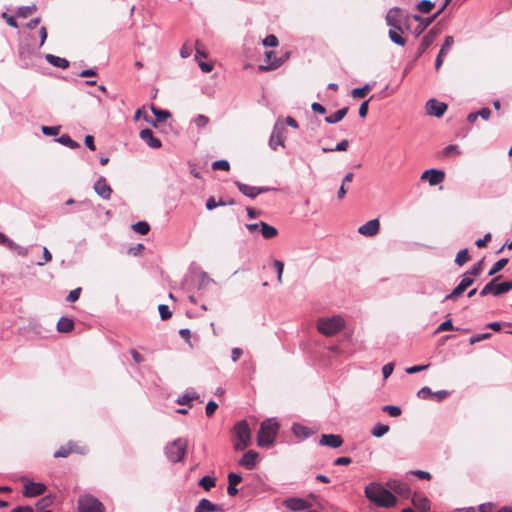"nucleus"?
<instances>
[{"mask_svg":"<svg viewBox=\"0 0 512 512\" xmlns=\"http://www.w3.org/2000/svg\"><path fill=\"white\" fill-rule=\"evenodd\" d=\"M365 497L377 507L392 508L397 504L396 496L378 482H371L365 486Z\"/></svg>","mask_w":512,"mask_h":512,"instance_id":"f257e3e1","label":"nucleus"},{"mask_svg":"<svg viewBox=\"0 0 512 512\" xmlns=\"http://www.w3.org/2000/svg\"><path fill=\"white\" fill-rule=\"evenodd\" d=\"M279 430V423L275 418H269L261 423L257 434V445L269 448L273 445Z\"/></svg>","mask_w":512,"mask_h":512,"instance_id":"f03ea898","label":"nucleus"},{"mask_svg":"<svg viewBox=\"0 0 512 512\" xmlns=\"http://www.w3.org/2000/svg\"><path fill=\"white\" fill-rule=\"evenodd\" d=\"M344 320L340 316L320 318L317 322V329L325 336H333L344 328Z\"/></svg>","mask_w":512,"mask_h":512,"instance_id":"7ed1b4c3","label":"nucleus"},{"mask_svg":"<svg viewBox=\"0 0 512 512\" xmlns=\"http://www.w3.org/2000/svg\"><path fill=\"white\" fill-rule=\"evenodd\" d=\"M234 433L237 438L234 443L235 450L242 451L250 445L251 430L246 420H241L234 426Z\"/></svg>","mask_w":512,"mask_h":512,"instance_id":"20e7f679","label":"nucleus"},{"mask_svg":"<svg viewBox=\"0 0 512 512\" xmlns=\"http://www.w3.org/2000/svg\"><path fill=\"white\" fill-rule=\"evenodd\" d=\"M187 440L178 438L165 447V455L173 463L181 462L186 454Z\"/></svg>","mask_w":512,"mask_h":512,"instance_id":"39448f33","label":"nucleus"},{"mask_svg":"<svg viewBox=\"0 0 512 512\" xmlns=\"http://www.w3.org/2000/svg\"><path fill=\"white\" fill-rule=\"evenodd\" d=\"M79 512H104L103 504L91 495H83L78 499Z\"/></svg>","mask_w":512,"mask_h":512,"instance_id":"423d86ee","label":"nucleus"},{"mask_svg":"<svg viewBox=\"0 0 512 512\" xmlns=\"http://www.w3.org/2000/svg\"><path fill=\"white\" fill-rule=\"evenodd\" d=\"M286 128L282 123L276 122L269 138V147L276 151L279 146L284 147Z\"/></svg>","mask_w":512,"mask_h":512,"instance_id":"0eeeda50","label":"nucleus"},{"mask_svg":"<svg viewBox=\"0 0 512 512\" xmlns=\"http://www.w3.org/2000/svg\"><path fill=\"white\" fill-rule=\"evenodd\" d=\"M387 489L390 490L392 493L403 497V498H409L410 497V488L409 485L406 482H403L399 479H388L386 482Z\"/></svg>","mask_w":512,"mask_h":512,"instance_id":"6e6552de","label":"nucleus"},{"mask_svg":"<svg viewBox=\"0 0 512 512\" xmlns=\"http://www.w3.org/2000/svg\"><path fill=\"white\" fill-rule=\"evenodd\" d=\"M46 489L47 487L44 483L27 481V483L24 485L22 493L24 497L31 498L42 495L46 491Z\"/></svg>","mask_w":512,"mask_h":512,"instance_id":"1a4fd4ad","label":"nucleus"},{"mask_svg":"<svg viewBox=\"0 0 512 512\" xmlns=\"http://www.w3.org/2000/svg\"><path fill=\"white\" fill-rule=\"evenodd\" d=\"M236 186L238 187L239 191L249 197V198H255L257 197L259 194L261 193H264V192H267L269 190V187H255V186H250V185H247V184H244L240 181H236L235 182Z\"/></svg>","mask_w":512,"mask_h":512,"instance_id":"9d476101","label":"nucleus"},{"mask_svg":"<svg viewBox=\"0 0 512 512\" xmlns=\"http://www.w3.org/2000/svg\"><path fill=\"white\" fill-rule=\"evenodd\" d=\"M447 110V105L443 102H440L436 99H429L426 102V112L428 115L441 117Z\"/></svg>","mask_w":512,"mask_h":512,"instance_id":"9b49d317","label":"nucleus"},{"mask_svg":"<svg viewBox=\"0 0 512 512\" xmlns=\"http://www.w3.org/2000/svg\"><path fill=\"white\" fill-rule=\"evenodd\" d=\"M401 11L398 7L391 8L386 15V23L390 26V29H397L402 32L401 26Z\"/></svg>","mask_w":512,"mask_h":512,"instance_id":"f8f14e48","label":"nucleus"},{"mask_svg":"<svg viewBox=\"0 0 512 512\" xmlns=\"http://www.w3.org/2000/svg\"><path fill=\"white\" fill-rule=\"evenodd\" d=\"M0 245L6 246L8 249L15 251L19 256L22 257H25L28 254V248L18 245L2 232H0Z\"/></svg>","mask_w":512,"mask_h":512,"instance_id":"ddd939ff","label":"nucleus"},{"mask_svg":"<svg viewBox=\"0 0 512 512\" xmlns=\"http://www.w3.org/2000/svg\"><path fill=\"white\" fill-rule=\"evenodd\" d=\"M283 505L292 511H303L310 508L311 504L302 498L291 497L284 500Z\"/></svg>","mask_w":512,"mask_h":512,"instance_id":"4468645a","label":"nucleus"},{"mask_svg":"<svg viewBox=\"0 0 512 512\" xmlns=\"http://www.w3.org/2000/svg\"><path fill=\"white\" fill-rule=\"evenodd\" d=\"M94 191L97 193L98 196H100L104 200H108L111 197L112 189L110 185H108L106 179L104 177H100L95 183H94Z\"/></svg>","mask_w":512,"mask_h":512,"instance_id":"2eb2a0df","label":"nucleus"},{"mask_svg":"<svg viewBox=\"0 0 512 512\" xmlns=\"http://www.w3.org/2000/svg\"><path fill=\"white\" fill-rule=\"evenodd\" d=\"M380 230V223L378 219H372L358 228V232L367 237H372L378 234Z\"/></svg>","mask_w":512,"mask_h":512,"instance_id":"dca6fc26","label":"nucleus"},{"mask_svg":"<svg viewBox=\"0 0 512 512\" xmlns=\"http://www.w3.org/2000/svg\"><path fill=\"white\" fill-rule=\"evenodd\" d=\"M259 454L254 450H249L243 454L239 460V465L242 467L252 470L257 465Z\"/></svg>","mask_w":512,"mask_h":512,"instance_id":"f3484780","label":"nucleus"},{"mask_svg":"<svg viewBox=\"0 0 512 512\" xmlns=\"http://www.w3.org/2000/svg\"><path fill=\"white\" fill-rule=\"evenodd\" d=\"M421 178L428 179L429 184L431 186H435L440 184L444 180L445 173L442 170L429 169L423 172Z\"/></svg>","mask_w":512,"mask_h":512,"instance_id":"a211bd4d","label":"nucleus"},{"mask_svg":"<svg viewBox=\"0 0 512 512\" xmlns=\"http://www.w3.org/2000/svg\"><path fill=\"white\" fill-rule=\"evenodd\" d=\"M139 137L151 148L158 149L162 146L160 139L155 137L149 128L141 130Z\"/></svg>","mask_w":512,"mask_h":512,"instance_id":"6ab92c4d","label":"nucleus"},{"mask_svg":"<svg viewBox=\"0 0 512 512\" xmlns=\"http://www.w3.org/2000/svg\"><path fill=\"white\" fill-rule=\"evenodd\" d=\"M319 444L330 448H338L343 444V438L337 434H322Z\"/></svg>","mask_w":512,"mask_h":512,"instance_id":"aec40b11","label":"nucleus"},{"mask_svg":"<svg viewBox=\"0 0 512 512\" xmlns=\"http://www.w3.org/2000/svg\"><path fill=\"white\" fill-rule=\"evenodd\" d=\"M453 43H454V38L452 36L445 37L444 43L442 44L441 49L435 59L436 70H438L441 67V65L443 63V57H444V55H446L448 53V51L450 50Z\"/></svg>","mask_w":512,"mask_h":512,"instance_id":"412c9836","label":"nucleus"},{"mask_svg":"<svg viewBox=\"0 0 512 512\" xmlns=\"http://www.w3.org/2000/svg\"><path fill=\"white\" fill-rule=\"evenodd\" d=\"M194 512H223V508L222 506L214 504L210 500L203 498L195 507Z\"/></svg>","mask_w":512,"mask_h":512,"instance_id":"4be33fe9","label":"nucleus"},{"mask_svg":"<svg viewBox=\"0 0 512 512\" xmlns=\"http://www.w3.org/2000/svg\"><path fill=\"white\" fill-rule=\"evenodd\" d=\"M436 37V32L434 29H431L421 40V43L418 47L416 57H420L433 43Z\"/></svg>","mask_w":512,"mask_h":512,"instance_id":"5701e85b","label":"nucleus"},{"mask_svg":"<svg viewBox=\"0 0 512 512\" xmlns=\"http://www.w3.org/2000/svg\"><path fill=\"white\" fill-rule=\"evenodd\" d=\"M291 431L298 439H307L313 434V431L310 428L300 423H293Z\"/></svg>","mask_w":512,"mask_h":512,"instance_id":"b1692460","label":"nucleus"},{"mask_svg":"<svg viewBox=\"0 0 512 512\" xmlns=\"http://www.w3.org/2000/svg\"><path fill=\"white\" fill-rule=\"evenodd\" d=\"M412 503L416 508L422 511L430 510V501L422 494L415 493L412 497Z\"/></svg>","mask_w":512,"mask_h":512,"instance_id":"393cba45","label":"nucleus"},{"mask_svg":"<svg viewBox=\"0 0 512 512\" xmlns=\"http://www.w3.org/2000/svg\"><path fill=\"white\" fill-rule=\"evenodd\" d=\"M45 59L49 64H51L55 67H58L61 69H66L69 67V61L65 58L55 56L53 54H46Z\"/></svg>","mask_w":512,"mask_h":512,"instance_id":"a878e982","label":"nucleus"},{"mask_svg":"<svg viewBox=\"0 0 512 512\" xmlns=\"http://www.w3.org/2000/svg\"><path fill=\"white\" fill-rule=\"evenodd\" d=\"M348 113V107H343L334 113L325 117V122L328 124H335L340 122Z\"/></svg>","mask_w":512,"mask_h":512,"instance_id":"bb28decb","label":"nucleus"},{"mask_svg":"<svg viewBox=\"0 0 512 512\" xmlns=\"http://www.w3.org/2000/svg\"><path fill=\"white\" fill-rule=\"evenodd\" d=\"M198 398L199 394L195 392L193 389H190L187 390L182 396L178 397L176 403L179 405H189V407H191L192 405L190 404V402Z\"/></svg>","mask_w":512,"mask_h":512,"instance_id":"cd10ccee","label":"nucleus"},{"mask_svg":"<svg viewBox=\"0 0 512 512\" xmlns=\"http://www.w3.org/2000/svg\"><path fill=\"white\" fill-rule=\"evenodd\" d=\"M260 231L265 239H272L278 235V230L264 221H260Z\"/></svg>","mask_w":512,"mask_h":512,"instance_id":"c85d7f7f","label":"nucleus"},{"mask_svg":"<svg viewBox=\"0 0 512 512\" xmlns=\"http://www.w3.org/2000/svg\"><path fill=\"white\" fill-rule=\"evenodd\" d=\"M412 18L419 22V26L415 30L416 36H419L434 21L431 16L428 18H423L418 14H414Z\"/></svg>","mask_w":512,"mask_h":512,"instance_id":"c756f323","label":"nucleus"},{"mask_svg":"<svg viewBox=\"0 0 512 512\" xmlns=\"http://www.w3.org/2000/svg\"><path fill=\"white\" fill-rule=\"evenodd\" d=\"M211 284H215L214 280L206 272H200L197 284L198 291L204 292Z\"/></svg>","mask_w":512,"mask_h":512,"instance_id":"7c9ffc66","label":"nucleus"},{"mask_svg":"<svg viewBox=\"0 0 512 512\" xmlns=\"http://www.w3.org/2000/svg\"><path fill=\"white\" fill-rule=\"evenodd\" d=\"M74 328V322L72 319L67 317H61L57 323V330L60 333L71 332Z\"/></svg>","mask_w":512,"mask_h":512,"instance_id":"2f4dec72","label":"nucleus"},{"mask_svg":"<svg viewBox=\"0 0 512 512\" xmlns=\"http://www.w3.org/2000/svg\"><path fill=\"white\" fill-rule=\"evenodd\" d=\"M53 499H54V497L52 495H47V496H44L41 499H39L35 504L37 511L38 512H47L48 510H46V508H48L49 506L52 505Z\"/></svg>","mask_w":512,"mask_h":512,"instance_id":"473e14b6","label":"nucleus"},{"mask_svg":"<svg viewBox=\"0 0 512 512\" xmlns=\"http://www.w3.org/2000/svg\"><path fill=\"white\" fill-rule=\"evenodd\" d=\"M56 141L64 146L69 147L70 149H76L80 147V144L71 139V137L67 134L61 135L56 139Z\"/></svg>","mask_w":512,"mask_h":512,"instance_id":"72a5a7b5","label":"nucleus"},{"mask_svg":"<svg viewBox=\"0 0 512 512\" xmlns=\"http://www.w3.org/2000/svg\"><path fill=\"white\" fill-rule=\"evenodd\" d=\"M502 276H496L490 282H488L480 291L481 296H486L488 294H492L495 296V282H497Z\"/></svg>","mask_w":512,"mask_h":512,"instance_id":"f704fd0d","label":"nucleus"},{"mask_svg":"<svg viewBox=\"0 0 512 512\" xmlns=\"http://www.w3.org/2000/svg\"><path fill=\"white\" fill-rule=\"evenodd\" d=\"M510 290H512V280H508L499 284L495 282V296H500Z\"/></svg>","mask_w":512,"mask_h":512,"instance_id":"c9c22d12","label":"nucleus"},{"mask_svg":"<svg viewBox=\"0 0 512 512\" xmlns=\"http://www.w3.org/2000/svg\"><path fill=\"white\" fill-rule=\"evenodd\" d=\"M151 111L158 122H165L171 116L168 110L158 109L154 105L151 106Z\"/></svg>","mask_w":512,"mask_h":512,"instance_id":"e433bc0d","label":"nucleus"},{"mask_svg":"<svg viewBox=\"0 0 512 512\" xmlns=\"http://www.w3.org/2000/svg\"><path fill=\"white\" fill-rule=\"evenodd\" d=\"M389 426L382 423H377L371 430V434L376 437L380 438L384 436L389 431Z\"/></svg>","mask_w":512,"mask_h":512,"instance_id":"4c0bfd02","label":"nucleus"},{"mask_svg":"<svg viewBox=\"0 0 512 512\" xmlns=\"http://www.w3.org/2000/svg\"><path fill=\"white\" fill-rule=\"evenodd\" d=\"M283 63H284V59L274 57V59L272 61H270L267 65H260L259 69L261 71L274 70V69H277L278 67H280Z\"/></svg>","mask_w":512,"mask_h":512,"instance_id":"58836bf2","label":"nucleus"},{"mask_svg":"<svg viewBox=\"0 0 512 512\" xmlns=\"http://www.w3.org/2000/svg\"><path fill=\"white\" fill-rule=\"evenodd\" d=\"M199 485L206 491H209L216 485V478L206 475L200 479Z\"/></svg>","mask_w":512,"mask_h":512,"instance_id":"ea45409f","label":"nucleus"},{"mask_svg":"<svg viewBox=\"0 0 512 512\" xmlns=\"http://www.w3.org/2000/svg\"><path fill=\"white\" fill-rule=\"evenodd\" d=\"M508 263V259L507 258H501L499 259L497 262H495L493 264V266L490 268L489 272H488V275L489 276H493L495 275L496 273H498L499 271H501Z\"/></svg>","mask_w":512,"mask_h":512,"instance_id":"a19ab883","label":"nucleus"},{"mask_svg":"<svg viewBox=\"0 0 512 512\" xmlns=\"http://www.w3.org/2000/svg\"><path fill=\"white\" fill-rule=\"evenodd\" d=\"M389 38L390 40L399 45V46H404L405 43H406V40L404 37H402L399 33H398V30L397 29H390L389 30Z\"/></svg>","mask_w":512,"mask_h":512,"instance_id":"79ce46f5","label":"nucleus"},{"mask_svg":"<svg viewBox=\"0 0 512 512\" xmlns=\"http://www.w3.org/2000/svg\"><path fill=\"white\" fill-rule=\"evenodd\" d=\"M348 146H349L348 140L344 139V140L340 141L339 143H337L334 148L323 147L322 152L329 153V152H334V151H346L348 149Z\"/></svg>","mask_w":512,"mask_h":512,"instance_id":"37998d69","label":"nucleus"},{"mask_svg":"<svg viewBox=\"0 0 512 512\" xmlns=\"http://www.w3.org/2000/svg\"><path fill=\"white\" fill-rule=\"evenodd\" d=\"M132 229L136 233H139L141 235H146L150 230V226L146 221H139L132 226Z\"/></svg>","mask_w":512,"mask_h":512,"instance_id":"c03bdc74","label":"nucleus"},{"mask_svg":"<svg viewBox=\"0 0 512 512\" xmlns=\"http://www.w3.org/2000/svg\"><path fill=\"white\" fill-rule=\"evenodd\" d=\"M469 259H470V256L468 254V250L462 249L457 253L456 258H455V263L458 266H463L466 262L469 261Z\"/></svg>","mask_w":512,"mask_h":512,"instance_id":"a18cd8bd","label":"nucleus"},{"mask_svg":"<svg viewBox=\"0 0 512 512\" xmlns=\"http://www.w3.org/2000/svg\"><path fill=\"white\" fill-rule=\"evenodd\" d=\"M370 88L371 87H370L369 84H366L365 86L360 87V88H354L351 91V95L355 99L364 98L367 95V93L370 90Z\"/></svg>","mask_w":512,"mask_h":512,"instance_id":"49530a36","label":"nucleus"},{"mask_svg":"<svg viewBox=\"0 0 512 512\" xmlns=\"http://www.w3.org/2000/svg\"><path fill=\"white\" fill-rule=\"evenodd\" d=\"M461 152H460V149H459V146L458 145H455V144H450L448 146H446L442 152H441V156L442 157H449L451 155H459Z\"/></svg>","mask_w":512,"mask_h":512,"instance_id":"de8ad7c7","label":"nucleus"},{"mask_svg":"<svg viewBox=\"0 0 512 512\" xmlns=\"http://www.w3.org/2000/svg\"><path fill=\"white\" fill-rule=\"evenodd\" d=\"M71 446L69 445V442L65 446H61L58 450L54 452L55 458H65L69 456L72 453Z\"/></svg>","mask_w":512,"mask_h":512,"instance_id":"09e8293b","label":"nucleus"},{"mask_svg":"<svg viewBox=\"0 0 512 512\" xmlns=\"http://www.w3.org/2000/svg\"><path fill=\"white\" fill-rule=\"evenodd\" d=\"M382 410L388 413L391 417H398L402 413L401 408L399 406L394 405H385L382 407Z\"/></svg>","mask_w":512,"mask_h":512,"instance_id":"8fccbe9b","label":"nucleus"},{"mask_svg":"<svg viewBox=\"0 0 512 512\" xmlns=\"http://www.w3.org/2000/svg\"><path fill=\"white\" fill-rule=\"evenodd\" d=\"M466 289L459 283L451 293L447 294L444 300H455L458 296H460Z\"/></svg>","mask_w":512,"mask_h":512,"instance_id":"3c124183","label":"nucleus"},{"mask_svg":"<svg viewBox=\"0 0 512 512\" xmlns=\"http://www.w3.org/2000/svg\"><path fill=\"white\" fill-rule=\"evenodd\" d=\"M435 3L434 2H431L430 0H422L418 5H417V9L421 12V13H429L432 8L434 7Z\"/></svg>","mask_w":512,"mask_h":512,"instance_id":"603ef678","label":"nucleus"},{"mask_svg":"<svg viewBox=\"0 0 512 512\" xmlns=\"http://www.w3.org/2000/svg\"><path fill=\"white\" fill-rule=\"evenodd\" d=\"M212 168L214 170L228 171L230 169V164L227 160H224V159L216 160L212 163Z\"/></svg>","mask_w":512,"mask_h":512,"instance_id":"864d4df0","label":"nucleus"},{"mask_svg":"<svg viewBox=\"0 0 512 512\" xmlns=\"http://www.w3.org/2000/svg\"><path fill=\"white\" fill-rule=\"evenodd\" d=\"M483 270V260H480L478 261L477 263H475L471 268L470 270L467 271V274H469L470 276H479L480 273L482 272Z\"/></svg>","mask_w":512,"mask_h":512,"instance_id":"5fc2aeb1","label":"nucleus"},{"mask_svg":"<svg viewBox=\"0 0 512 512\" xmlns=\"http://www.w3.org/2000/svg\"><path fill=\"white\" fill-rule=\"evenodd\" d=\"M193 122L198 128H204L208 125L209 118L203 114H199L193 119Z\"/></svg>","mask_w":512,"mask_h":512,"instance_id":"6e6d98bb","label":"nucleus"},{"mask_svg":"<svg viewBox=\"0 0 512 512\" xmlns=\"http://www.w3.org/2000/svg\"><path fill=\"white\" fill-rule=\"evenodd\" d=\"M60 130V126H42L41 131L44 135L47 136H56L58 135Z\"/></svg>","mask_w":512,"mask_h":512,"instance_id":"4d7b16f0","label":"nucleus"},{"mask_svg":"<svg viewBox=\"0 0 512 512\" xmlns=\"http://www.w3.org/2000/svg\"><path fill=\"white\" fill-rule=\"evenodd\" d=\"M159 314L162 320H167L172 316V312L169 307L165 304H160L158 306Z\"/></svg>","mask_w":512,"mask_h":512,"instance_id":"13d9d810","label":"nucleus"},{"mask_svg":"<svg viewBox=\"0 0 512 512\" xmlns=\"http://www.w3.org/2000/svg\"><path fill=\"white\" fill-rule=\"evenodd\" d=\"M490 337H491V333H489V332L481 333V334H474L473 336L470 337L469 343L471 345H473L475 343H478V342L488 339Z\"/></svg>","mask_w":512,"mask_h":512,"instance_id":"bf43d9fd","label":"nucleus"},{"mask_svg":"<svg viewBox=\"0 0 512 512\" xmlns=\"http://www.w3.org/2000/svg\"><path fill=\"white\" fill-rule=\"evenodd\" d=\"M273 266L275 267L276 272H277V281H278V283L281 284L282 283V274H283V270H284V264L280 260H274Z\"/></svg>","mask_w":512,"mask_h":512,"instance_id":"052dcab7","label":"nucleus"},{"mask_svg":"<svg viewBox=\"0 0 512 512\" xmlns=\"http://www.w3.org/2000/svg\"><path fill=\"white\" fill-rule=\"evenodd\" d=\"M262 43L266 47H276L278 45V39L275 35L269 34L263 39Z\"/></svg>","mask_w":512,"mask_h":512,"instance_id":"680f3d73","label":"nucleus"},{"mask_svg":"<svg viewBox=\"0 0 512 512\" xmlns=\"http://www.w3.org/2000/svg\"><path fill=\"white\" fill-rule=\"evenodd\" d=\"M454 330V326L451 319H447L442 322L436 329L435 333H439L442 331H451Z\"/></svg>","mask_w":512,"mask_h":512,"instance_id":"e2e57ef3","label":"nucleus"},{"mask_svg":"<svg viewBox=\"0 0 512 512\" xmlns=\"http://www.w3.org/2000/svg\"><path fill=\"white\" fill-rule=\"evenodd\" d=\"M36 9L35 5L32 6H22L18 9L17 15L19 17L26 18L29 14H31Z\"/></svg>","mask_w":512,"mask_h":512,"instance_id":"0e129e2a","label":"nucleus"},{"mask_svg":"<svg viewBox=\"0 0 512 512\" xmlns=\"http://www.w3.org/2000/svg\"><path fill=\"white\" fill-rule=\"evenodd\" d=\"M450 395V392L448 390H439L436 392H433L432 399L436 402H441L444 399H446Z\"/></svg>","mask_w":512,"mask_h":512,"instance_id":"69168bd1","label":"nucleus"},{"mask_svg":"<svg viewBox=\"0 0 512 512\" xmlns=\"http://www.w3.org/2000/svg\"><path fill=\"white\" fill-rule=\"evenodd\" d=\"M433 391L428 387L424 386L422 387L418 392L417 396L421 399H432Z\"/></svg>","mask_w":512,"mask_h":512,"instance_id":"338daca9","label":"nucleus"},{"mask_svg":"<svg viewBox=\"0 0 512 512\" xmlns=\"http://www.w3.org/2000/svg\"><path fill=\"white\" fill-rule=\"evenodd\" d=\"M218 408V404L213 401V400H210L207 404H206V407H205V413L208 417L212 416L215 412V410Z\"/></svg>","mask_w":512,"mask_h":512,"instance_id":"774afa93","label":"nucleus"}]
</instances>
